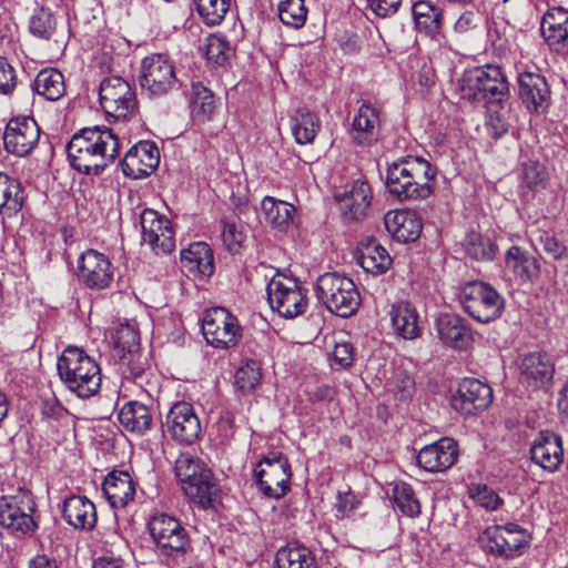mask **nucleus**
Segmentation results:
<instances>
[{
  "label": "nucleus",
  "instance_id": "6",
  "mask_svg": "<svg viewBox=\"0 0 568 568\" xmlns=\"http://www.w3.org/2000/svg\"><path fill=\"white\" fill-rule=\"evenodd\" d=\"M316 293L326 308L341 317L354 315L361 305V295L353 280L338 273L321 275Z\"/></svg>",
  "mask_w": 568,
  "mask_h": 568
},
{
  "label": "nucleus",
  "instance_id": "19",
  "mask_svg": "<svg viewBox=\"0 0 568 568\" xmlns=\"http://www.w3.org/2000/svg\"><path fill=\"white\" fill-rule=\"evenodd\" d=\"M493 400V390L476 378H465L452 397V407L462 414L469 415L486 409Z\"/></svg>",
  "mask_w": 568,
  "mask_h": 568
},
{
  "label": "nucleus",
  "instance_id": "14",
  "mask_svg": "<svg viewBox=\"0 0 568 568\" xmlns=\"http://www.w3.org/2000/svg\"><path fill=\"white\" fill-rule=\"evenodd\" d=\"M100 104L109 116L126 118L136 106V98L129 82L118 75L105 78L100 83Z\"/></svg>",
  "mask_w": 568,
  "mask_h": 568
},
{
  "label": "nucleus",
  "instance_id": "11",
  "mask_svg": "<svg viewBox=\"0 0 568 568\" xmlns=\"http://www.w3.org/2000/svg\"><path fill=\"white\" fill-rule=\"evenodd\" d=\"M202 332L210 345L222 349L235 346L242 336L237 317L224 307H212L204 313Z\"/></svg>",
  "mask_w": 568,
  "mask_h": 568
},
{
  "label": "nucleus",
  "instance_id": "27",
  "mask_svg": "<svg viewBox=\"0 0 568 568\" xmlns=\"http://www.w3.org/2000/svg\"><path fill=\"white\" fill-rule=\"evenodd\" d=\"M541 33L552 51L568 52V11L562 8L548 10L541 21Z\"/></svg>",
  "mask_w": 568,
  "mask_h": 568
},
{
  "label": "nucleus",
  "instance_id": "22",
  "mask_svg": "<svg viewBox=\"0 0 568 568\" xmlns=\"http://www.w3.org/2000/svg\"><path fill=\"white\" fill-rule=\"evenodd\" d=\"M485 535V550L507 558L514 557L526 542L524 531L515 524L487 529Z\"/></svg>",
  "mask_w": 568,
  "mask_h": 568
},
{
  "label": "nucleus",
  "instance_id": "2",
  "mask_svg": "<svg viewBox=\"0 0 568 568\" xmlns=\"http://www.w3.org/2000/svg\"><path fill=\"white\" fill-rule=\"evenodd\" d=\"M436 171L420 158H406L388 166L386 186L400 201L426 199L432 194L430 182Z\"/></svg>",
  "mask_w": 568,
  "mask_h": 568
},
{
  "label": "nucleus",
  "instance_id": "34",
  "mask_svg": "<svg viewBox=\"0 0 568 568\" xmlns=\"http://www.w3.org/2000/svg\"><path fill=\"white\" fill-rule=\"evenodd\" d=\"M105 498L113 508H123L133 500L134 483L125 471L109 474L102 485Z\"/></svg>",
  "mask_w": 568,
  "mask_h": 568
},
{
  "label": "nucleus",
  "instance_id": "3",
  "mask_svg": "<svg viewBox=\"0 0 568 568\" xmlns=\"http://www.w3.org/2000/svg\"><path fill=\"white\" fill-rule=\"evenodd\" d=\"M58 374L69 390L89 398L101 387V372L97 362L82 348L68 346L57 363Z\"/></svg>",
  "mask_w": 568,
  "mask_h": 568
},
{
  "label": "nucleus",
  "instance_id": "10",
  "mask_svg": "<svg viewBox=\"0 0 568 568\" xmlns=\"http://www.w3.org/2000/svg\"><path fill=\"white\" fill-rule=\"evenodd\" d=\"M36 503L28 491L0 498V526L14 536L32 534L38 528L33 518Z\"/></svg>",
  "mask_w": 568,
  "mask_h": 568
},
{
  "label": "nucleus",
  "instance_id": "59",
  "mask_svg": "<svg viewBox=\"0 0 568 568\" xmlns=\"http://www.w3.org/2000/svg\"><path fill=\"white\" fill-rule=\"evenodd\" d=\"M412 68L417 67V81L422 88H429L435 81V71L433 65L425 58H410Z\"/></svg>",
  "mask_w": 568,
  "mask_h": 568
},
{
  "label": "nucleus",
  "instance_id": "51",
  "mask_svg": "<svg viewBox=\"0 0 568 568\" xmlns=\"http://www.w3.org/2000/svg\"><path fill=\"white\" fill-rule=\"evenodd\" d=\"M113 342L119 356L140 349L138 331L130 324H121L113 334Z\"/></svg>",
  "mask_w": 568,
  "mask_h": 568
},
{
  "label": "nucleus",
  "instance_id": "25",
  "mask_svg": "<svg viewBox=\"0 0 568 568\" xmlns=\"http://www.w3.org/2000/svg\"><path fill=\"white\" fill-rule=\"evenodd\" d=\"M519 371L523 383L532 388H541L551 382L555 365L548 354L535 352L521 358Z\"/></svg>",
  "mask_w": 568,
  "mask_h": 568
},
{
  "label": "nucleus",
  "instance_id": "23",
  "mask_svg": "<svg viewBox=\"0 0 568 568\" xmlns=\"http://www.w3.org/2000/svg\"><path fill=\"white\" fill-rule=\"evenodd\" d=\"M531 460L542 469L554 473L564 460L561 437L552 432H540L530 447Z\"/></svg>",
  "mask_w": 568,
  "mask_h": 568
},
{
  "label": "nucleus",
  "instance_id": "7",
  "mask_svg": "<svg viewBox=\"0 0 568 568\" xmlns=\"http://www.w3.org/2000/svg\"><path fill=\"white\" fill-rule=\"evenodd\" d=\"M459 301L466 313L479 323L499 318L504 311V298L489 284L481 281L466 283L459 292Z\"/></svg>",
  "mask_w": 568,
  "mask_h": 568
},
{
  "label": "nucleus",
  "instance_id": "61",
  "mask_svg": "<svg viewBox=\"0 0 568 568\" xmlns=\"http://www.w3.org/2000/svg\"><path fill=\"white\" fill-rule=\"evenodd\" d=\"M402 0H367L368 8L381 18L389 17L397 12Z\"/></svg>",
  "mask_w": 568,
  "mask_h": 568
},
{
  "label": "nucleus",
  "instance_id": "64",
  "mask_svg": "<svg viewBox=\"0 0 568 568\" xmlns=\"http://www.w3.org/2000/svg\"><path fill=\"white\" fill-rule=\"evenodd\" d=\"M357 507L355 496L351 491L338 493L335 508L337 517H346L352 514Z\"/></svg>",
  "mask_w": 568,
  "mask_h": 568
},
{
  "label": "nucleus",
  "instance_id": "58",
  "mask_svg": "<svg viewBox=\"0 0 568 568\" xmlns=\"http://www.w3.org/2000/svg\"><path fill=\"white\" fill-rule=\"evenodd\" d=\"M415 389L414 378L404 371H399L392 383V390L399 396V399L409 398Z\"/></svg>",
  "mask_w": 568,
  "mask_h": 568
},
{
  "label": "nucleus",
  "instance_id": "32",
  "mask_svg": "<svg viewBox=\"0 0 568 568\" xmlns=\"http://www.w3.org/2000/svg\"><path fill=\"white\" fill-rule=\"evenodd\" d=\"M62 516L69 525L84 530L93 529L98 519L94 504L85 496L78 495L64 500Z\"/></svg>",
  "mask_w": 568,
  "mask_h": 568
},
{
  "label": "nucleus",
  "instance_id": "60",
  "mask_svg": "<svg viewBox=\"0 0 568 568\" xmlns=\"http://www.w3.org/2000/svg\"><path fill=\"white\" fill-rule=\"evenodd\" d=\"M333 359L339 368L349 367L354 361L353 346L347 342L336 343L333 351Z\"/></svg>",
  "mask_w": 568,
  "mask_h": 568
},
{
  "label": "nucleus",
  "instance_id": "21",
  "mask_svg": "<svg viewBox=\"0 0 568 568\" xmlns=\"http://www.w3.org/2000/svg\"><path fill=\"white\" fill-rule=\"evenodd\" d=\"M343 216L348 221H361L367 215L371 206L372 190L365 180H355L343 193H336Z\"/></svg>",
  "mask_w": 568,
  "mask_h": 568
},
{
  "label": "nucleus",
  "instance_id": "40",
  "mask_svg": "<svg viewBox=\"0 0 568 568\" xmlns=\"http://www.w3.org/2000/svg\"><path fill=\"white\" fill-rule=\"evenodd\" d=\"M321 129V120L308 110H298L291 120V130L298 144L312 143Z\"/></svg>",
  "mask_w": 568,
  "mask_h": 568
},
{
  "label": "nucleus",
  "instance_id": "45",
  "mask_svg": "<svg viewBox=\"0 0 568 568\" xmlns=\"http://www.w3.org/2000/svg\"><path fill=\"white\" fill-rule=\"evenodd\" d=\"M466 254L476 261H491L496 255V245L477 232H469L464 240Z\"/></svg>",
  "mask_w": 568,
  "mask_h": 568
},
{
  "label": "nucleus",
  "instance_id": "62",
  "mask_svg": "<svg viewBox=\"0 0 568 568\" xmlns=\"http://www.w3.org/2000/svg\"><path fill=\"white\" fill-rule=\"evenodd\" d=\"M544 251L555 260H562L568 257L567 247L551 235L541 237Z\"/></svg>",
  "mask_w": 568,
  "mask_h": 568
},
{
  "label": "nucleus",
  "instance_id": "13",
  "mask_svg": "<svg viewBox=\"0 0 568 568\" xmlns=\"http://www.w3.org/2000/svg\"><path fill=\"white\" fill-rule=\"evenodd\" d=\"M291 465L282 454L264 457L255 468L260 490L268 498L278 499L290 489Z\"/></svg>",
  "mask_w": 568,
  "mask_h": 568
},
{
  "label": "nucleus",
  "instance_id": "15",
  "mask_svg": "<svg viewBox=\"0 0 568 568\" xmlns=\"http://www.w3.org/2000/svg\"><path fill=\"white\" fill-rule=\"evenodd\" d=\"M142 241L155 254H169L175 248L171 222L156 211L146 209L141 213Z\"/></svg>",
  "mask_w": 568,
  "mask_h": 568
},
{
  "label": "nucleus",
  "instance_id": "55",
  "mask_svg": "<svg viewBox=\"0 0 568 568\" xmlns=\"http://www.w3.org/2000/svg\"><path fill=\"white\" fill-rule=\"evenodd\" d=\"M245 237V232L237 222L223 220L222 241L230 252H237L242 247Z\"/></svg>",
  "mask_w": 568,
  "mask_h": 568
},
{
  "label": "nucleus",
  "instance_id": "53",
  "mask_svg": "<svg viewBox=\"0 0 568 568\" xmlns=\"http://www.w3.org/2000/svg\"><path fill=\"white\" fill-rule=\"evenodd\" d=\"M120 364L123 368V374L132 377L134 381L141 378L149 366L148 358L141 349L120 355Z\"/></svg>",
  "mask_w": 568,
  "mask_h": 568
},
{
  "label": "nucleus",
  "instance_id": "42",
  "mask_svg": "<svg viewBox=\"0 0 568 568\" xmlns=\"http://www.w3.org/2000/svg\"><path fill=\"white\" fill-rule=\"evenodd\" d=\"M262 211L266 222L275 227H283L292 221L295 207L285 201L266 196L262 201Z\"/></svg>",
  "mask_w": 568,
  "mask_h": 568
},
{
  "label": "nucleus",
  "instance_id": "9",
  "mask_svg": "<svg viewBox=\"0 0 568 568\" xmlns=\"http://www.w3.org/2000/svg\"><path fill=\"white\" fill-rule=\"evenodd\" d=\"M140 85L150 98H162L173 91L179 80L173 61L163 53H152L141 61Z\"/></svg>",
  "mask_w": 568,
  "mask_h": 568
},
{
  "label": "nucleus",
  "instance_id": "5",
  "mask_svg": "<svg viewBox=\"0 0 568 568\" xmlns=\"http://www.w3.org/2000/svg\"><path fill=\"white\" fill-rule=\"evenodd\" d=\"M509 92L498 65L486 64L466 70L459 80L460 98L471 102H499Z\"/></svg>",
  "mask_w": 568,
  "mask_h": 568
},
{
  "label": "nucleus",
  "instance_id": "1",
  "mask_svg": "<svg viewBox=\"0 0 568 568\" xmlns=\"http://www.w3.org/2000/svg\"><path fill=\"white\" fill-rule=\"evenodd\" d=\"M120 143L110 129L85 128L70 140L67 152L71 166L87 175H99L119 154Z\"/></svg>",
  "mask_w": 568,
  "mask_h": 568
},
{
  "label": "nucleus",
  "instance_id": "56",
  "mask_svg": "<svg viewBox=\"0 0 568 568\" xmlns=\"http://www.w3.org/2000/svg\"><path fill=\"white\" fill-rule=\"evenodd\" d=\"M17 85V73L13 65L0 57V93L10 94Z\"/></svg>",
  "mask_w": 568,
  "mask_h": 568
},
{
  "label": "nucleus",
  "instance_id": "16",
  "mask_svg": "<svg viewBox=\"0 0 568 568\" xmlns=\"http://www.w3.org/2000/svg\"><path fill=\"white\" fill-rule=\"evenodd\" d=\"M163 427L174 440L185 445L193 444L201 434L200 419L186 402H178L170 408Z\"/></svg>",
  "mask_w": 568,
  "mask_h": 568
},
{
  "label": "nucleus",
  "instance_id": "24",
  "mask_svg": "<svg viewBox=\"0 0 568 568\" xmlns=\"http://www.w3.org/2000/svg\"><path fill=\"white\" fill-rule=\"evenodd\" d=\"M458 456L457 444L444 437L438 442L423 447L417 455L418 465L426 471L437 473L450 468Z\"/></svg>",
  "mask_w": 568,
  "mask_h": 568
},
{
  "label": "nucleus",
  "instance_id": "57",
  "mask_svg": "<svg viewBox=\"0 0 568 568\" xmlns=\"http://www.w3.org/2000/svg\"><path fill=\"white\" fill-rule=\"evenodd\" d=\"M41 413L45 418L53 420H60L68 416V410L53 394L42 396Z\"/></svg>",
  "mask_w": 568,
  "mask_h": 568
},
{
  "label": "nucleus",
  "instance_id": "43",
  "mask_svg": "<svg viewBox=\"0 0 568 568\" xmlns=\"http://www.w3.org/2000/svg\"><path fill=\"white\" fill-rule=\"evenodd\" d=\"M191 110L192 114L202 121L211 119L215 111V100L212 91L200 82L192 84Z\"/></svg>",
  "mask_w": 568,
  "mask_h": 568
},
{
  "label": "nucleus",
  "instance_id": "31",
  "mask_svg": "<svg viewBox=\"0 0 568 568\" xmlns=\"http://www.w3.org/2000/svg\"><path fill=\"white\" fill-rule=\"evenodd\" d=\"M183 270L194 278H205L213 274L214 258L206 243L197 242L181 252Z\"/></svg>",
  "mask_w": 568,
  "mask_h": 568
},
{
  "label": "nucleus",
  "instance_id": "38",
  "mask_svg": "<svg viewBox=\"0 0 568 568\" xmlns=\"http://www.w3.org/2000/svg\"><path fill=\"white\" fill-rule=\"evenodd\" d=\"M32 89L45 100L57 101L62 98L65 92L64 77L57 69H43L33 80Z\"/></svg>",
  "mask_w": 568,
  "mask_h": 568
},
{
  "label": "nucleus",
  "instance_id": "8",
  "mask_svg": "<svg viewBox=\"0 0 568 568\" xmlns=\"http://www.w3.org/2000/svg\"><path fill=\"white\" fill-rule=\"evenodd\" d=\"M266 293L272 310L282 317L295 318L307 310V291L296 278L277 274L268 282Z\"/></svg>",
  "mask_w": 568,
  "mask_h": 568
},
{
  "label": "nucleus",
  "instance_id": "50",
  "mask_svg": "<svg viewBox=\"0 0 568 568\" xmlns=\"http://www.w3.org/2000/svg\"><path fill=\"white\" fill-rule=\"evenodd\" d=\"M394 501L397 508L408 517H417L420 514V504L413 488L406 483L396 484L394 487Z\"/></svg>",
  "mask_w": 568,
  "mask_h": 568
},
{
  "label": "nucleus",
  "instance_id": "29",
  "mask_svg": "<svg viewBox=\"0 0 568 568\" xmlns=\"http://www.w3.org/2000/svg\"><path fill=\"white\" fill-rule=\"evenodd\" d=\"M384 224L387 232L402 243L417 240L423 229L417 214L406 210L388 211L384 216Z\"/></svg>",
  "mask_w": 568,
  "mask_h": 568
},
{
  "label": "nucleus",
  "instance_id": "41",
  "mask_svg": "<svg viewBox=\"0 0 568 568\" xmlns=\"http://www.w3.org/2000/svg\"><path fill=\"white\" fill-rule=\"evenodd\" d=\"M277 568H318L311 550L304 546H285L275 557Z\"/></svg>",
  "mask_w": 568,
  "mask_h": 568
},
{
  "label": "nucleus",
  "instance_id": "18",
  "mask_svg": "<svg viewBox=\"0 0 568 568\" xmlns=\"http://www.w3.org/2000/svg\"><path fill=\"white\" fill-rule=\"evenodd\" d=\"M78 277L89 288L103 290L113 280L110 260L95 250H87L78 260Z\"/></svg>",
  "mask_w": 568,
  "mask_h": 568
},
{
  "label": "nucleus",
  "instance_id": "4",
  "mask_svg": "<svg viewBox=\"0 0 568 568\" xmlns=\"http://www.w3.org/2000/svg\"><path fill=\"white\" fill-rule=\"evenodd\" d=\"M174 469L187 497L204 509L214 506L220 489L212 471L204 464L190 454H181Z\"/></svg>",
  "mask_w": 568,
  "mask_h": 568
},
{
  "label": "nucleus",
  "instance_id": "46",
  "mask_svg": "<svg viewBox=\"0 0 568 568\" xmlns=\"http://www.w3.org/2000/svg\"><path fill=\"white\" fill-rule=\"evenodd\" d=\"M55 28L57 19L49 8L34 9L29 20V30L34 37L49 40L54 34Z\"/></svg>",
  "mask_w": 568,
  "mask_h": 568
},
{
  "label": "nucleus",
  "instance_id": "49",
  "mask_svg": "<svg viewBox=\"0 0 568 568\" xmlns=\"http://www.w3.org/2000/svg\"><path fill=\"white\" fill-rule=\"evenodd\" d=\"M261 365L254 359L247 361L235 373V385L244 394L253 392L261 384Z\"/></svg>",
  "mask_w": 568,
  "mask_h": 568
},
{
  "label": "nucleus",
  "instance_id": "54",
  "mask_svg": "<svg viewBox=\"0 0 568 568\" xmlns=\"http://www.w3.org/2000/svg\"><path fill=\"white\" fill-rule=\"evenodd\" d=\"M521 183L529 190H538L545 187L546 171L542 164L536 161L523 163Z\"/></svg>",
  "mask_w": 568,
  "mask_h": 568
},
{
  "label": "nucleus",
  "instance_id": "52",
  "mask_svg": "<svg viewBox=\"0 0 568 568\" xmlns=\"http://www.w3.org/2000/svg\"><path fill=\"white\" fill-rule=\"evenodd\" d=\"M231 53V48L221 34H211L205 41V55L209 61L222 65L226 62Z\"/></svg>",
  "mask_w": 568,
  "mask_h": 568
},
{
  "label": "nucleus",
  "instance_id": "37",
  "mask_svg": "<svg viewBox=\"0 0 568 568\" xmlns=\"http://www.w3.org/2000/svg\"><path fill=\"white\" fill-rule=\"evenodd\" d=\"M119 420L126 430L143 434L151 428L153 417L146 405L130 402L120 409Z\"/></svg>",
  "mask_w": 568,
  "mask_h": 568
},
{
  "label": "nucleus",
  "instance_id": "28",
  "mask_svg": "<svg viewBox=\"0 0 568 568\" xmlns=\"http://www.w3.org/2000/svg\"><path fill=\"white\" fill-rule=\"evenodd\" d=\"M440 341L450 347L466 349L473 343V334L466 321L457 314H442L436 320Z\"/></svg>",
  "mask_w": 568,
  "mask_h": 568
},
{
  "label": "nucleus",
  "instance_id": "17",
  "mask_svg": "<svg viewBox=\"0 0 568 568\" xmlns=\"http://www.w3.org/2000/svg\"><path fill=\"white\" fill-rule=\"evenodd\" d=\"M40 128L30 116H17L9 121L3 134L4 148L18 156L28 155L38 144Z\"/></svg>",
  "mask_w": 568,
  "mask_h": 568
},
{
  "label": "nucleus",
  "instance_id": "36",
  "mask_svg": "<svg viewBox=\"0 0 568 568\" xmlns=\"http://www.w3.org/2000/svg\"><path fill=\"white\" fill-rule=\"evenodd\" d=\"M24 193L21 183L0 172V214L2 217L16 216L23 207Z\"/></svg>",
  "mask_w": 568,
  "mask_h": 568
},
{
  "label": "nucleus",
  "instance_id": "20",
  "mask_svg": "<svg viewBox=\"0 0 568 568\" xmlns=\"http://www.w3.org/2000/svg\"><path fill=\"white\" fill-rule=\"evenodd\" d=\"M160 163L158 146L149 141H142L133 145L121 161L124 175L141 179L150 175Z\"/></svg>",
  "mask_w": 568,
  "mask_h": 568
},
{
  "label": "nucleus",
  "instance_id": "26",
  "mask_svg": "<svg viewBox=\"0 0 568 568\" xmlns=\"http://www.w3.org/2000/svg\"><path fill=\"white\" fill-rule=\"evenodd\" d=\"M381 132L379 111L375 106L363 103L354 115L351 138L359 145H371L377 142Z\"/></svg>",
  "mask_w": 568,
  "mask_h": 568
},
{
  "label": "nucleus",
  "instance_id": "39",
  "mask_svg": "<svg viewBox=\"0 0 568 568\" xmlns=\"http://www.w3.org/2000/svg\"><path fill=\"white\" fill-rule=\"evenodd\" d=\"M413 17L418 31L435 36L442 27V11L430 1H417L413 6Z\"/></svg>",
  "mask_w": 568,
  "mask_h": 568
},
{
  "label": "nucleus",
  "instance_id": "12",
  "mask_svg": "<svg viewBox=\"0 0 568 568\" xmlns=\"http://www.w3.org/2000/svg\"><path fill=\"white\" fill-rule=\"evenodd\" d=\"M149 530L161 556L180 557L185 554L189 538L176 518L156 514L149 521Z\"/></svg>",
  "mask_w": 568,
  "mask_h": 568
},
{
  "label": "nucleus",
  "instance_id": "33",
  "mask_svg": "<svg viewBox=\"0 0 568 568\" xmlns=\"http://www.w3.org/2000/svg\"><path fill=\"white\" fill-rule=\"evenodd\" d=\"M392 326L404 339H415L420 336L423 323L416 308L408 302L400 301L392 305Z\"/></svg>",
  "mask_w": 568,
  "mask_h": 568
},
{
  "label": "nucleus",
  "instance_id": "30",
  "mask_svg": "<svg viewBox=\"0 0 568 568\" xmlns=\"http://www.w3.org/2000/svg\"><path fill=\"white\" fill-rule=\"evenodd\" d=\"M505 270L519 283H528L538 278L540 263L534 254L514 245L506 252Z\"/></svg>",
  "mask_w": 568,
  "mask_h": 568
},
{
  "label": "nucleus",
  "instance_id": "47",
  "mask_svg": "<svg viewBox=\"0 0 568 568\" xmlns=\"http://www.w3.org/2000/svg\"><path fill=\"white\" fill-rule=\"evenodd\" d=\"M278 18L287 27L302 28L307 18L304 0H283L278 3Z\"/></svg>",
  "mask_w": 568,
  "mask_h": 568
},
{
  "label": "nucleus",
  "instance_id": "63",
  "mask_svg": "<svg viewBox=\"0 0 568 568\" xmlns=\"http://www.w3.org/2000/svg\"><path fill=\"white\" fill-rule=\"evenodd\" d=\"M477 503L486 509L495 510L500 504L499 496L487 486L478 487L475 494Z\"/></svg>",
  "mask_w": 568,
  "mask_h": 568
},
{
  "label": "nucleus",
  "instance_id": "48",
  "mask_svg": "<svg viewBox=\"0 0 568 568\" xmlns=\"http://www.w3.org/2000/svg\"><path fill=\"white\" fill-rule=\"evenodd\" d=\"M196 11L207 26L220 24L230 10V0H193Z\"/></svg>",
  "mask_w": 568,
  "mask_h": 568
},
{
  "label": "nucleus",
  "instance_id": "35",
  "mask_svg": "<svg viewBox=\"0 0 568 568\" xmlns=\"http://www.w3.org/2000/svg\"><path fill=\"white\" fill-rule=\"evenodd\" d=\"M519 97L528 109L539 111L549 98V88L544 77L536 73H523L518 78Z\"/></svg>",
  "mask_w": 568,
  "mask_h": 568
},
{
  "label": "nucleus",
  "instance_id": "44",
  "mask_svg": "<svg viewBox=\"0 0 568 568\" xmlns=\"http://www.w3.org/2000/svg\"><path fill=\"white\" fill-rule=\"evenodd\" d=\"M358 262L366 272L382 273L389 267L392 260L382 245L373 242L362 252Z\"/></svg>",
  "mask_w": 568,
  "mask_h": 568
}]
</instances>
